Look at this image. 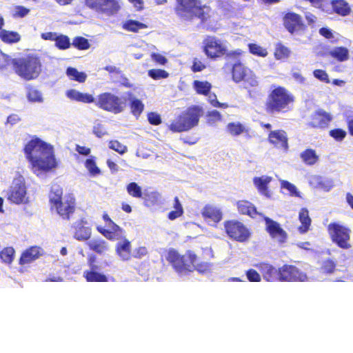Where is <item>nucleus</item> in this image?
<instances>
[{
    "instance_id": "nucleus-1",
    "label": "nucleus",
    "mask_w": 353,
    "mask_h": 353,
    "mask_svg": "<svg viewBox=\"0 0 353 353\" xmlns=\"http://www.w3.org/2000/svg\"><path fill=\"white\" fill-rule=\"evenodd\" d=\"M30 168L37 176L50 172L58 166L54 145L34 137L23 148Z\"/></svg>"
},
{
    "instance_id": "nucleus-2",
    "label": "nucleus",
    "mask_w": 353,
    "mask_h": 353,
    "mask_svg": "<svg viewBox=\"0 0 353 353\" xmlns=\"http://www.w3.org/2000/svg\"><path fill=\"white\" fill-rule=\"evenodd\" d=\"M15 73L26 81L37 79L41 72L42 65L39 57L33 54L23 55L12 61Z\"/></svg>"
},
{
    "instance_id": "nucleus-3",
    "label": "nucleus",
    "mask_w": 353,
    "mask_h": 353,
    "mask_svg": "<svg viewBox=\"0 0 353 353\" xmlns=\"http://www.w3.org/2000/svg\"><path fill=\"white\" fill-rule=\"evenodd\" d=\"M165 259L179 276H185L195 270L197 257L191 251L181 255L176 250L170 249L167 251Z\"/></svg>"
},
{
    "instance_id": "nucleus-4",
    "label": "nucleus",
    "mask_w": 353,
    "mask_h": 353,
    "mask_svg": "<svg viewBox=\"0 0 353 353\" xmlns=\"http://www.w3.org/2000/svg\"><path fill=\"white\" fill-rule=\"evenodd\" d=\"M294 102V96L285 88L273 85L266 101V110L270 113L286 111Z\"/></svg>"
},
{
    "instance_id": "nucleus-5",
    "label": "nucleus",
    "mask_w": 353,
    "mask_h": 353,
    "mask_svg": "<svg viewBox=\"0 0 353 353\" xmlns=\"http://www.w3.org/2000/svg\"><path fill=\"white\" fill-rule=\"evenodd\" d=\"M201 113L202 109L199 107L189 108L172 121L170 125V129L175 132L187 131L198 124Z\"/></svg>"
},
{
    "instance_id": "nucleus-6",
    "label": "nucleus",
    "mask_w": 353,
    "mask_h": 353,
    "mask_svg": "<svg viewBox=\"0 0 353 353\" xmlns=\"http://www.w3.org/2000/svg\"><path fill=\"white\" fill-rule=\"evenodd\" d=\"M178 6L176 12L181 17L188 19L196 16L202 21L207 19L210 8L206 6L201 7L197 0H176Z\"/></svg>"
},
{
    "instance_id": "nucleus-7",
    "label": "nucleus",
    "mask_w": 353,
    "mask_h": 353,
    "mask_svg": "<svg viewBox=\"0 0 353 353\" xmlns=\"http://www.w3.org/2000/svg\"><path fill=\"white\" fill-rule=\"evenodd\" d=\"M8 200L14 204H26L29 202L25 179L19 172H16L11 185L7 192Z\"/></svg>"
},
{
    "instance_id": "nucleus-8",
    "label": "nucleus",
    "mask_w": 353,
    "mask_h": 353,
    "mask_svg": "<svg viewBox=\"0 0 353 353\" xmlns=\"http://www.w3.org/2000/svg\"><path fill=\"white\" fill-rule=\"evenodd\" d=\"M96 105L105 111L119 114L124 110L125 101L112 93L105 92L97 97Z\"/></svg>"
},
{
    "instance_id": "nucleus-9",
    "label": "nucleus",
    "mask_w": 353,
    "mask_h": 353,
    "mask_svg": "<svg viewBox=\"0 0 353 353\" xmlns=\"http://www.w3.org/2000/svg\"><path fill=\"white\" fill-rule=\"evenodd\" d=\"M62 192L57 189L50 196L51 203L55 206L57 213L63 219H68L74 209V199L71 195L61 198Z\"/></svg>"
},
{
    "instance_id": "nucleus-10",
    "label": "nucleus",
    "mask_w": 353,
    "mask_h": 353,
    "mask_svg": "<svg viewBox=\"0 0 353 353\" xmlns=\"http://www.w3.org/2000/svg\"><path fill=\"white\" fill-rule=\"evenodd\" d=\"M224 228L228 237L234 241L244 243L251 236L250 230L239 221H226L224 222Z\"/></svg>"
},
{
    "instance_id": "nucleus-11",
    "label": "nucleus",
    "mask_w": 353,
    "mask_h": 353,
    "mask_svg": "<svg viewBox=\"0 0 353 353\" xmlns=\"http://www.w3.org/2000/svg\"><path fill=\"white\" fill-rule=\"evenodd\" d=\"M328 231L332 240L340 248L343 249L351 248V244L349 242L350 239V229L339 223H334L328 225Z\"/></svg>"
},
{
    "instance_id": "nucleus-12",
    "label": "nucleus",
    "mask_w": 353,
    "mask_h": 353,
    "mask_svg": "<svg viewBox=\"0 0 353 353\" xmlns=\"http://www.w3.org/2000/svg\"><path fill=\"white\" fill-rule=\"evenodd\" d=\"M85 4L90 9L112 16L121 8L119 0H85Z\"/></svg>"
},
{
    "instance_id": "nucleus-13",
    "label": "nucleus",
    "mask_w": 353,
    "mask_h": 353,
    "mask_svg": "<svg viewBox=\"0 0 353 353\" xmlns=\"http://www.w3.org/2000/svg\"><path fill=\"white\" fill-rule=\"evenodd\" d=\"M204 52L208 57H220L228 54V43L216 37H209L204 41Z\"/></svg>"
},
{
    "instance_id": "nucleus-14",
    "label": "nucleus",
    "mask_w": 353,
    "mask_h": 353,
    "mask_svg": "<svg viewBox=\"0 0 353 353\" xmlns=\"http://www.w3.org/2000/svg\"><path fill=\"white\" fill-rule=\"evenodd\" d=\"M280 281H307V275L294 265H284L280 268Z\"/></svg>"
},
{
    "instance_id": "nucleus-15",
    "label": "nucleus",
    "mask_w": 353,
    "mask_h": 353,
    "mask_svg": "<svg viewBox=\"0 0 353 353\" xmlns=\"http://www.w3.org/2000/svg\"><path fill=\"white\" fill-rule=\"evenodd\" d=\"M89 269L83 272V277L88 282H102L107 281L106 276L99 272L100 267L97 264V258L94 255H90L88 259Z\"/></svg>"
},
{
    "instance_id": "nucleus-16",
    "label": "nucleus",
    "mask_w": 353,
    "mask_h": 353,
    "mask_svg": "<svg viewBox=\"0 0 353 353\" xmlns=\"http://www.w3.org/2000/svg\"><path fill=\"white\" fill-rule=\"evenodd\" d=\"M266 228L272 238L279 243H284L287 239V233L280 227L279 224L268 217H265Z\"/></svg>"
},
{
    "instance_id": "nucleus-17",
    "label": "nucleus",
    "mask_w": 353,
    "mask_h": 353,
    "mask_svg": "<svg viewBox=\"0 0 353 353\" xmlns=\"http://www.w3.org/2000/svg\"><path fill=\"white\" fill-rule=\"evenodd\" d=\"M283 21L285 27L291 33L301 30L304 27L301 17L294 12L287 13L284 17Z\"/></svg>"
},
{
    "instance_id": "nucleus-18",
    "label": "nucleus",
    "mask_w": 353,
    "mask_h": 353,
    "mask_svg": "<svg viewBox=\"0 0 353 353\" xmlns=\"http://www.w3.org/2000/svg\"><path fill=\"white\" fill-rule=\"evenodd\" d=\"M269 141L275 147L284 151L288 149V139L284 130H277L271 131L268 136Z\"/></svg>"
},
{
    "instance_id": "nucleus-19",
    "label": "nucleus",
    "mask_w": 353,
    "mask_h": 353,
    "mask_svg": "<svg viewBox=\"0 0 353 353\" xmlns=\"http://www.w3.org/2000/svg\"><path fill=\"white\" fill-rule=\"evenodd\" d=\"M255 266L261 271L263 279L266 281H280V268L277 269L268 263H260Z\"/></svg>"
},
{
    "instance_id": "nucleus-20",
    "label": "nucleus",
    "mask_w": 353,
    "mask_h": 353,
    "mask_svg": "<svg viewBox=\"0 0 353 353\" xmlns=\"http://www.w3.org/2000/svg\"><path fill=\"white\" fill-rule=\"evenodd\" d=\"M202 216L205 219L213 222L214 224L220 222L223 219V212L221 209L214 205H206L201 210Z\"/></svg>"
},
{
    "instance_id": "nucleus-21",
    "label": "nucleus",
    "mask_w": 353,
    "mask_h": 353,
    "mask_svg": "<svg viewBox=\"0 0 353 353\" xmlns=\"http://www.w3.org/2000/svg\"><path fill=\"white\" fill-rule=\"evenodd\" d=\"M308 182L313 188L319 189L324 192H329L334 187L331 179L316 174L309 176Z\"/></svg>"
},
{
    "instance_id": "nucleus-22",
    "label": "nucleus",
    "mask_w": 353,
    "mask_h": 353,
    "mask_svg": "<svg viewBox=\"0 0 353 353\" xmlns=\"http://www.w3.org/2000/svg\"><path fill=\"white\" fill-rule=\"evenodd\" d=\"M272 180V178L271 176L266 175L255 176L253 178V183L259 193L266 197H270L271 194L268 190V185Z\"/></svg>"
},
{
    "instance_id": "nucleus-23",
    "label": "nucleus",
    "mask_w": 353,
    "mask_h": 353,
    "mask_svg": "<svg viewBox=\"0 0 353 353\" xmlns=\"http://www.w3.org/2000/svg\"><path fill=\"white\" fill-rule=\"evenodd\" d=\"M131 250L130 242L124 237L117 243L116 253L123 261H128L131 258Z\"/></svg>"
},
{
    "instance_id": "nucleus-24",
    "label": "nucleus",
    "mask_w": 353,
    "mask_h": 353,
    "mask_svg": "<svg viewBox=\"0 0 353 353\" xmlns=\"http://www.w3.org/2000/svg\"><path fill=\"white\" fill-rule=\"evenodd\" d=\"M42 249L37 246H32L25 250L20 258L21 265L32 263L42 255Z\"/></svg>"
},
{
    "instance_id": "nucleus-25",
    "label": "nucleus",
    "mask_w": 353,
    "mask_h": 353,
    "mask_svg": "<svg viewBox=\"0 0 353 353\" xmlns=\"http://www.w3.org/2000/svg\"><path fill=\"white\" fill-rule=\"evenodd\" d=\"M66 97L72 101L90 103L94 102V98L92 94L81 92L75 89H70L66 91Z\"/></svg>"
},
{
    "instance_id": "nucleus-26",
    "label": "nucleus",
    "mask_w": 353,
    "mask_h": 353,
    "mask_svg": "<svg viewBox=\"0 0 353 353\" xmlns=\"http://www.w3.org/2000/svg\"><path fill=\"white\" fill-rule=\"evenodd\" d=\"M331 115L324 110H319L314 112L312 116V125L315 127H326L332 120Z\"/></svg>"
},
{
    "instance_id": "nucleus-27",
    "label": "nucleus",
    "mask_w": 353,
    "mask_h": 353,
    "mask_svg": "<svg viewBox=\"0 0 353 353\" xmlns=\"http://www.w3.org/2000/svg\"><path fill=\"white\" fill-rule=\"evenodd\" d=\"M236 206L239 212L242 214H246L252 218L256 217L257 215H261L254 205L248 201H239L237 202Z\"/></svg>"
},
{
    "instance_id": "nucleus-28",
    "label": "nucleus",
    "mask_w": 353,
    "mask_h": 353,
    "mask_svg": "<svg viewBox=\"0 0 353 353\" xmlns=\"http://www.w3.org/2000/svg\"><path fill=\"white\" fill-rule=\"evenodd\" d=\"M299 219L301 223L298 228L299 232L301 234L307 232L311 225V219L309 216L308 210L305 208H302L299 212Z\"/></svg>"
},
{
    "instance_id": "nucleus-29",
    "label": "nucleus",
    "mask_w": 353,
    "mask_h": 353,
    "mask_svg": "<svg viewBox=\"0 0 353 353\" xmlns=\"http://www.w3.org/2000/svg\"><path fill=\"white\" fill-rule=\"evenodd\" d=\"M300 157L303 162L308 165H313L319 160V155L314 150L311 148L303 151L300 154Z\"/></svg>"
},
{
    "instance_id": "nucleus-30",
    "label": "nucleus",
    "mask_w": 353,
    "mask_h": 353,
    "mask_svg": "<svg viewBox=\"0 0 353 353\" xmlns=\"http://www.w3.org/2000/svg\"><path fill=\"white\" fill-rule=\"evenodd\" d=\"M26 97L28 100L32 103H43V97L42 92L34 86L27 87Z\"/></svg>"
},
{
    "instance_id": "nucleus-31",
    "label": "nucleus",
    "mask_w": 353,
    "mask_h": 353,
    "mask_svg": "<svg viewBox=\"0 0 353 353\" xmlns=\"http://www.w3.org/2000/svg\"><path fill=\"white\" fill-rule=\"evenodd\" d=\"M90 248L99 254H103L109 249L108 244L103 239H92L88 243Z\"/></svg>"
},
{
    "instance_id": "nucleus-32",
    "label": "nucleus",
    "mask_w": 353,
    "mask_h": 353,
    "mask_svg": "<svg viewBox=\"0 0 353 353\" xmlns=\"http://www.w3.org/2000/svg\"><path fill=\"white\" fill-rule=\"evenodd\" d=\"M250 70L245 68L241 63H236L233 66L232 70V77L233 79L236 82H239L241 80H243L245 77V75L248 74L247 71Z\"/></svg>"
},
{
    "instance_id": "nucleus-33",
    "label": "nucleus",
    "mask_w": 353,
    "mask_h": 353,
    "mask_svg": "<svg viewBox=\"0 0 353 353\" xmlns=\"http://www.w3.org/2000/svg\"><path fill=\"white\" fill-rule=\"evenodd\" d=\"M84 166L88 170L90 176L92 177L98 176L101 173V171L100 168L97 166V163L93 157H91L90 158L87 159L85 161Z\"/></svg>"
},
{
    "instance_id": "nucleus-34",
    "label": "nucleus",
    "mask_w": 353,
    "mask_h": 353,
    "mask_svg": "<svg viewBox=\"0 0 353 353\" xmlns=\"http://www.w3.org/2000/svg\"><path fill=\"white\" fill-rule=\"evenodd\" d=\"M0 38L5 43H12L18 42L21 37L17 32L2 30L0 31Z\"/></svg>"
},
{
    "instance_id": "nucleus-35",
    "label": "nucleus",
    "mask_w": 353,
    "mask_h": 353,
    "mask_svg": "<svg viewBox=\"0 0 353 353\" xmlns=\"http://www.w3.org/2000/svg\"><path fill=\"white\" fill-rule=\"evenodd\" d=\"M226 129L232 136H239L247 131L245 126L239 122L229 123Z\"/></svg>"
},
{
    "instance_id": "nucleus-36",
    "label": "nucleus",
    "mask_w": 353,
    "mask_h": 353,
    "mask_svg": "<svg viewBox=\"0 0 353 353\" xmlns=\"http://www.w3.org/2000/svg\"><path fill=\"white\" fill-rule=\"evenodd\" d=\"M193 88L196 93L199 94L208 95L210 92L212 85L206 81H194L193 83Z\"/></svg>"
},
{
    "instance_id": "nucleus-37",
    "label": "nucleus",
    "mask_w": 353,
    "mask_h": 353,
    "mask_svg": "<svg viewBox=\"0 0 353 353\" xmlns=\"http://www.w3.org/2000/svg\"><path fill=\"white\" fill-rule=\"evenodd\" d=\"M334 10L342 15L345 16L348 14L350 12V8L348 6L347 3L344 0H337L333 2L332 3Z\"/></svg>"
},
{
    "instance_id": "nucleus-38",
    "label": "nucleus",
    "mask_w": 353,
    "mask_h": 353,
    "mask_svg": "<svg viewBox=\"0 0 353 353\" xmlns=\"http://www.w3.org/2000/svg\"><path fill=\"white\" fill-rule=\"evenodd\" d=\"M330 54L339 61H344L349 57L348 50L343 47H338L331 50Z\"/></svg>"
},
{
    "instance_id": "nucleus-39",
    "label": "nucleus",
    "mask_w": 353,
    "mask_h": 353,
    "mask_svg": "<svg viewBox=\"0 0 353 353\" xmlns=\"http://www.w3.org/2000/svg\"><path fill=\"white\" fill-rule=\"evenodd\" d=\"M123 28L128 31L137 32L147 28V26L134 20H128L123 23Z\"/></svg>"
},
{
    "instance_id": "nucleus-40",
    "label": "nucleus",
    "mask_w": 353,
    "mask_h": 353,
    "mask_svg": "<svg viewBox=\"0 0 353 353\" xmlns=\"http://www.w3.org/2000/svg\"><path fill=\"white\" fill-rule=\"evenodd\" d=\"M173 208L174 210L170 212L168 215L170 220H174L182 216L183 213L182 205L177 197L174 198Z\"/></svg>"
},
{
    "instance_id": "nucleus-41",
    "label": "nucleus",
    "mask_w": 353,
    "mask_h": 353,
    "mask_svg": "<svg viewBox=\"0 0 353 353\" xmlns=\"http://www.w3.org/2000/svg\"><path fill=\"white\" fill-rule=\"evenodd\" d=\"M66 74L70 79L75 80L80 83L84 82L87 77L85 73L79 72L74 68H68L66 70Z\"/></svg>"
},
{
    "instance_id": "nucleus-42",
    "label": "nucleus",
    "mask_w": 353,
    "mask_h": 353,
    "mask_svg": "<svg viewBox=\"0 0 353 353\" xmlns=\"http://www.w3.org/2000/svg\"><path fill=\"white\" fill-rule=\"evenodd\" d=\"M146 46L149 48L150 57L154 62L160 65H164L168 63V59L163 54L152 50L155 48L154 46H149L148 44Z\"/></svg>"
},
{
    "instance_id": "nucleus-43",
    "label": "nucleus",
    "mask_w": 353,
    "mask_h": 353,
    "mask_svg": "<svg viewBox=\"0 0 353 353\" xmlns=\"http://www.w3.org/2000/svg\"><path fill=\"white\" fill-rule=\"evenodd\" d=\"M15 251L12 247H8L4 248L0 252V258L2 262L6 264H10L14 257Z\"/></svg>"
},
{
    "instance_id": "nucleus-44",
    "label": "nucleus",
    "mask_w": 353,
    "mask_h": 353,
    "mask_svg": "<svg viewBox=\"0 0 353 353\" xmlns=\"http://www.w3.org/2000/svg\"><path fill=\"white\" fill-rule=\"evenodd\" d=\"M131 112L137 118L140 116L144 109V104L138 99L132 98L131 99Z\"/></svg>"
},
{
    "instance_id": "nucleus-45",
    "label": "nucleus",
    "mask_w": 353,
    "mask_h": 353,
    "mask_svg": "<svg viewBox=\"0 0 353 353\" xmlns=\"http://www.w3.org/2000/svg\"><path fill=\"white\" fill-rule=\"evenodd\" d=\"M91 235V228L89 227H79L75 232L74 237L79 241L88 239Z\"/></svg>"
},
{
    "instance_id": "nucleus-46",
    "label": "nucleus",
    "mask_w": 353,
    "mask_h": 353,
    "mask_svg": "<svg viewBox=\"0 0 353 353\" xmlns=\"http://www.w3.org/2000/svg\"><path fill=\"white\" fill-rule=\"evenodd\" d=\"M248 48L250 52L256 56L265 57L268 54L267 49L256 43H249Z\"/></svg>"
},
{
    "instance_id": "nucleus-47",
    "label": "nucleus",
    "mask_w": 353,
    "mask_h": 353,
    "mask_svg": "<svg viewBox=\"0 0 353 353\" xmlns=\"http://www.w3.org/2000/svg\"><path fill=\"white\" fill-rule=\"evenodd\" d=\"M279 181L281 183V188L286 190L291 196H300V192L294 184L283 179H279Z\"/></svg>"
},
{
    "instance_id": "nucleus-48",
    "label": "nucleus",
    "mask_w": 353,
    "mask_h": 353,
    "mask_svg": "<svg viewBox=\"0 0 353 353\" xmlns=\"http://www.w3.org/2000/svg\"><path fill=\"white\" fill-rule=\"evenodd\" d=\"M150 77L154 80H159L161 79H166L169 77V73L164 70L161 69H151L148 72Z\"/></svg>"
},
{
    "instance_id": "nucleus-49",
    "label": "nucleus",
    "mask_w": 353,
    "mask_h": 353,
    "mask_svg": "<svg viewBox=\"0 0 353 353\" xmlns=\"http://www.w3.org/2000/svg\"><path fill=\"white\" fill-rule=\"evenodd\" d=\"M127 192L133 197L141 198L142 196L141 188L134 182H132L127 185Z\"/></svg>"
},
{
    "instance_id": "nucleus-50",
    "label": "nucleus",
    "mask_w": 353,
    "mask_h": 353,
    "mask_svg": "<svg viewBox=\"0 0 353 353\" xmlns=\"http://www.w3.org/2000/svg\"><path fill=\"white\" fill-rule=\"evenodd\" d=\"M290 54V51L289 49L282 45H278L274 51V57L279 60L288 58Z\"/></svg>"
},
{
    "instance_id": "nucleus-51",
    "label": "nucleus",
    "mask_w": 353,
    "mask_h": 353,
    "mask_svg": "<svg viewBox=\"0 0 353 353\" xmlns=\"http://www.w3.org/2000/svg\"><path fill=\"white\" fill-rule=\"evenodd\" d=\"M108 146L110 149L117 152L120 154H125L128 150V148L126 145L122 144L121 143L117 140H112L109 141Z\"/></svg>"
},
{
    "instance_id": "nucleus-52",
    "label": "nucleus",
    "mask_w": 353,
    "mask_h": 353,
    "mask_svg": "<svg viewBox=\"0 0 353 353\" xmlns=\"http://www.w3.org/2000/svg\"><path fill=\"white\" fill-rule=\"evenodd\" d=\"M30 12V10L21 6H16L12 8V15L14 18H23L26 17Z\"/></svg>"
},
{
    "instance_id": "nucleus-53",
    "label": "nucleus",
    "mask_w": 353,
    "mask_h": 353,
    "mask_svg": "<svg viewBox=\"0 0 353 353\" xmlns=\"http://www.w3.org/2000/svg\"><path fill=\"white\" fill-rule=\"evenodd\" d=\"M207 121L210 125H214L222 119L221 114L216 110H212L208 112Z\"/></svg>"
},
{
    "instance_id": "nucleus-54",
    "label": "nucleus",
    "mask_w": 353,
    "mask_h": 353,
    "mask_svg": "<svg viewBox=\"0 0 353 353\" xmlns=\"http://www.w3.org/2000/svg\"><path fill=\"white\" fill-rule=\"evenodd\" d=\"M55 45L59 48L64 50L70 47V43L68 37L64 35H57L55 40Z\"/></svg>"
},
{
    "instance_id": "nucleus-55",
    "label": "nucleus",
    "mask_w": 353,
    "mask_h": 353,
    "mask_svg": "<svg viewBox=\"0 0 353 353\" xmlns=\"http://www.w3.org/2000/svg\"><path fill=\"white\" fill-rule=\"evenodd\" d=\"M97 230L102 235H103L106 239L109 240L119 241L121 239V238H120L117 234H116L109 228L105 229L101 227H98Z\"/></svg>"
},
{
    "instance_id": "nucleus-56",
    "label": "nucleus",
    "mask_w": 353,
    "mask_h": 353,
    "mask_svg": "<svg viewBox=\"0 0 353 353\" xmlns=\"http://www.w3.org/2000/svg\"><path fill=\"white\" fill-rule=\"evenodd\" d=\"M248 74L244 78L245 83L250 87H256L259 85V80L256 75L250 70L247 71Z\"/></svg>"
},
{
    "instance_id": "nucleus-57",
    "label": "nucleus",
    "mask_w": 353,
    "mask_h": 353,
    "mask_svg": "<svg viewBox=\"0 0 353 353\" xmlns=\"http://www.w3.org/2000/svg\"><path fill=\"white\" fill-rule=\"evenodd\" d=\"M72 45L81 50H87L90 47L88 39L83 37H77L74 39Z\"/></svg>"
},
{
    "instance_id": "nucleus-58",
    "label": "nucleus",
    "mask_w": 353,
    "mask_h": 353,
    "mask_svg": "<svg viewBox=\"0 0 353 353\" xmlns=\"http://www.w3.org/2000/svg\"><path fill=\"white\" fill-rule=\"evenodd\" d=\"M207 96L208 101L211 103L212 106L221 108H227L228 107V105L227 103L219 102L216 99V96L214 94L211 93L210 92Z\"/></svg>"
},
{
    "instance_id": "nucleus-59",
    "label": "nucleus",
    "mask_w": 353,
    "mask_h": 353,
    "mask_svg": "<svg viewBox=\"0 0 353 353\" xmlns=\"http://www.w3.org/2000/svg\"><path fill=\"white\" fill-rule=\"evenodd\" d=\"M14 59H11L7 54H4L0 50V69H6L8 65L12 64V61Z\"/></svg>"
},
{
    "instance_id": "nucleus-60",
    "label": "nucleus",
    "mask_w": 353,
    "mask_h": 353,
    "mask_svg": "<svg viewBox=\"0 0 353 353\" xmlns=\"http://www.w3.org/2000/svg\"><path fill=\"white\" fill-rule=\"evenodd\" d=\"M314 77L319 79V81L328 83H330V79L328 77V74L325 70H315L313 72Z\"/></svg>"
},
{
    "instance_id": "nucleus-61",
    "label": "nucleus",
    "mask_w": 353,
    "mask_h": 353,
    "mask_svg": "<svg viewBox=\"0 0 353 353\" xmlns=\"http://www.w3.org/2000/svg\"><path fill=\"white\" fill-rule=\"evenodd\" d=\"M247 279L251 282H259L261 280V275L256 270L250 269L246 272Z\"/></svg>"
},
{
    "instance_id": "nucleus-62",
    "label": "nucleus",
    "mask_w": 353,
    "mask_h": 353,
    "mask_svg": "<svg viewBox=\"0 0 353 353\" xmlns=\"http://www.w3.org/2000/svg\"><path fill=\"white\" fill-rule=\"evenodd\" d=\"M148 120L152 125H159L161 123L160 114L157 112H151L148 114Z\"/></svg>"
},
{
    "instance_id": "nucleus-63",
    "label": "nucleus",
    "mask_w": 353,
    "mask_h": 353,
    "mask_svg": "<svg viewBox=\"0 0 353 353\" xmlns=\"http://www.w3.org/2000/svg\"><path fill=\"white\" fill-rule=\"evenodd\" d=\"M330 134L336 141H342L346 136V132L341 129L332 130L330 132Z\"/></svg>"
},
{
    "instance_id": "nucleus-64",
    "label": "nucleus",
    "mask_w": 353,
    "mask_h": 353,
    "mask_svg": "<svg viewBox=\"0 0 353 353\" xmlns=\"http://www.w3.org/2000/svg\"><path fill=\"white\" fill-rule=\"evenodd\" d=\"M93 133L98 137H102L108 134L105 127L100 123H97L94 126Z\"/></svg>"
}]
</instances>
